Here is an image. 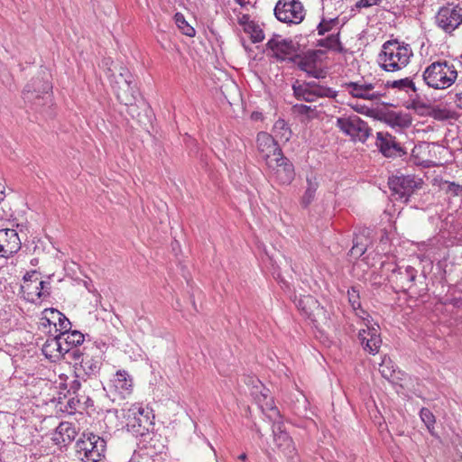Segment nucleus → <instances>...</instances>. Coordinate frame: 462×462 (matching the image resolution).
Wrapping results in <instances>:
<instances>
[{
	"instance_id": "nucleus-33",
	"label": "nucleus",
	"mask_w": 462,
	"mask_h": 462,
	"mask_svg": "<svg viewBox=\"0 0 462 462\" xmlns=\"http://www.w3.org/2000/svg\"><path fill=\"white\" fill-rule=\"evenodd\" d=\"M174 20L176 25L183 34L189 37H193L195 35V29L189 24L182 14L177 13L174 16Z\"/></svg>"
},
{
	"instance_id": "nucleus-27",
	"label": "nucleus",
	"mask_w": 462,
	"mask_h": 462,
	"mask_svg": "<svg viewBox=\"0 0 462 462\" xmlns=\"http://www.w3.org/2000/svg\"><path fill=\"white\" fill-rule=\"evenodd\" d=\"M317 45L327 49L336 50L338 52L344 51V49L339 40L338 32L330 34L327 38L319 40Z\"/></svg>"
},
{
	"instance_id": "nucleus-64",
	"label": "nucleus",
	"mask_w": 462,
	"mask_h": 462,
	"mask_svg": "<svg viewBox=\"0 0 462 462\" xmlns=\"http://www.w3.org/2000/svg\"><path fill=\"white\" fill-rule=\"evenodd\" d=\"M256 432L259 435V437H263V434L259 429L256 430Z\"/></svg>"
},
{
	"instance_id": "nucleus-8",
	"label": "nucleus",
	"mask_w": 462,
	"mask_h": 462,
	"mask_svg": "<svg viewBox=\"0 0 462 462\" xmlns=\"http://www.w3.org/2000/svg\"><path fill=\"white\" fill-rule=\"evenodd\" d=\"M435 23L447 33H451L462 24V6L448 3L441 6L435 15Z\"/></svg>"
},
{
	"instance_id": "nucleus-57",
	"label": "nucleus",
	"mask_w": 462,
	"mask_h": 462,
	"mask_svg": "<svg viewBox=\"0 0 462 462\" xmlns=\"http://www.w3.org/2000/svg\"><path fill=\"white\" fill-rule=\"evenodd\" d=\"M61 346L64 348H68V351L65 353V355L66 354L68 355L70 352V350L72 349L71 346L69 344H65V341H63V340H61Z\"/></svg>"
},
{
	"instance_id": "nucleus-21",
	"label": "nucleus",
	"mask_w": 462,
	"mask_h": 462,
	"mask_svg": "<svg viewBox=\"0 0 462 462\" xmlns=\"http://www.w3.org/2000/svg\"><path fill=\"white\" fill-rule=\"evenodd\" d=\"M111 386L121 395L128 394L132 391L133 380L125 370H119L111 380Z\"/></svg>"
},
{
	"instance_id": "nucleus-47",
	"label": "nucleus",
	"mask_w": 462,
	"mask_h": 462,
	"mask_svg": "<svg viewBox=\"0 0 462 462\" xmlns=\"http://www.w3.org/2000/svg\"><path fill=\"white\" fill-rule=\"evenodd\" d=\"M381 2V0H359L356 4V7L357 9L361 8H368L373 5H376Z\"/></svg>"
},
{
	"instance_id": "nucleus-7",
	"label": "nucleus",
	"mask_w": 462,
	"mask_h": 462,
	"mask_svg": "<svg viewBox=\"0 0 462 462\" xmlns=\"http://www.w3.org/2000/svg\"><path fill=\"white\" fill-rule=\"evenodd\" d=\"M336 125L345 134L349 135L353 142L365 143L371 134L367 123L356 115L338 117Z\"/></svg>"
},
{
	"instance_id": "nucleus-40",
	"label": "nucleus",
	"mask_w": 462,
	"mask_h": 462,
	"mask_svg": "<svg viewBox=\"0 0 462 462\" xmlns=\"http://www.w3.org/2000/svg\"><path fill=\"white\" fill-rule=\"evenodd\" d=\"M338 23V18L326 19L322 18L317 26L318 34L324 35L326 32H330L334 26Z\"/></svg>"
},
{
	"instance_id": "nucleus-56",
	"label": "nucleus",
	"mask_w": 462,
	"mask_h": 462,
	"mask_svg": "<svg viewBox=\"0 0 462 462\" xmlns=\"http://www.w3.org/2000/svg\"><path fill=\"white\" fill-rule=\"evenodd\" d=\"M34 291H35V286H32V283L31 284V291H32V294H30V295L27 294L28 300L34 301L35 300H37L35 297Z\"/></svg>"
},
{
	"instance_id": "nucleus-45",
	"label": "nucleus",
	"mask_w": 462,
	"mask_h": 462,
	"mask_svg": "<svg viewBox=\"0 0 462 462\" xmlns=\"http://www.w3.org/2000/svg\"><path fill=\"white\" fill-rule=\"evenodd\" d=\"M430 115L437 120H446L451 117L450 111L439 107H433Z\"/></svg>"
},
{
	"instance_id": "nucleus-31",
	"label": "nucleus",
	"mask_w": 462,
	"mask_h": 462,
	"mask_svg": "<svg viewBox=\"0 0 462 462\" xmlns=\"http://www.w3.org/2000/svg\"><path fill=\"white\" fill-rule=\"evenodd\" d=\"M293 94L298 100L305 102H315L317 99L312 90L300 87V85L293 84Z\"/></svg>"
},
{
	"instance_id": "nucleus-32",
	"label": "nucleus",
	"mask_w": 462,
	"mask_h": 462,
	"mask_svg": "<svg viewBox=\"0 0 462 462\" xmlns=\"http://www.w3.org/2000/svg\"><path fill=\"white\" fill-rule=\"evenodd\" d=\"M364 240L366 241V238L365 236H356L353 239V246L349 251V254L352 257L357 259L365 253L366 244L364 243Z\"/></svg>"
},
{
	"instance_id": "nucleus-30",
	"label": "nucleus",
	"mask_w": 462,
	"mask_h": 462,
	"mask_svg": "<svg viewBox=\"0 0 462 462\" xmlns=\"http://www.w3.org/2000/svg\"><path fill=\"white\" fill-rule=\"evenodd\" d=\"M387 88H398L400 90H405L408 92L411 89L412 92H416L417 88L413 81L409 78L401 79L398 80L387 81Z\"/></svg>"
},
{
	"instance_id": "nucleus-9",
	"label": "nucleus",
	"mask_w": 462,
	"mask_h": 462,
	"mask_svg": "<svg viewBox=\"0 0 462 462\" xmlns=\"http://www.w3.org/2000/svg\"><path fill=\"white\" fill-rule=\"evenodd\" d=\"M390 189L398 199L407 202L415 190L421 189L423 180L414 175L392 176L388 180Z\"/></svg>"
},
{
	"instance_id": "nucleus-2",
	"label": "nucleus",
	"mask_w": 462,
	"mask_h": 462,
	"mask_svg": "<svg viewBox=\"0 0 462 462\" xmlns=\"http://www.w3.org/2000/svg\"><path fill=\"white\" fill-rule=\"evenodd\" d=\"M423 81L434 89H446L457 78L455 65L448 60H438L430 64L422 74Z\"/></svg>"
},
{
	"instance_id": "nucleus-51",
	"label": "nucleus",
	"mask_w": 462,
	"mask_h": 462,
	"mask_svg": "<svg viewBox=\"0 0 462 462\" xmlns=\"http://www.w3.org/2000/svg\"><path fill=\"white\" fill-rule=\"evenodd\" d=\"M387 137H391V134L383 132L377 133V139L382 142L381 144H390L389 142L387 141Z\"/></svg>"
},
{
	"instance_id": "nucleus-28",
	"label": "nucleus",
	"mask_w": 462,
	"mask_h": 462,
	"mask_svg": "<svg viewBox=\"0 0 462 462\" xmlns=\"http://www.w3.org/2000/svg\"><path fill=\"white\" fill-rule=\"evenodd\" d=\"M61 340L65 341V344H69L72 348L81 345L84 341V335L78 331H68V332H60Z\"/></svg>"
},
{
	"instance_id": "nucleus-54",
	"label": "nucleus",
	"mask_w": 462,
	"mask_h": 462,
	"mask_svg": "<svg viewBox=\"0 0 462 462\" xmlns=\"http://www.w3.org/2000/svg\"><path fill=\"white\" fill-rule=\"evenodd\" d=\"M294 107L297 108L300 114H308L310 111H312L311 107L306 105H296Z\"/></svg>"
},
{
	"instance_id": "nucleus-52",
	"label": "nucleus",
	"mask_w": 462,
	"mask_h": 462,
	"mask_svg": "<svg viewBox=\"0 0 462 462\" xmlns=\"http://www.w3.org/2000/svg\"><path fill=\"white\" fill-rule=\"evenodd\" d=\"M238 23L245 28L248 23H252L253 21H250V16L248 14H243L241 17H239Z\"/></svg>"
},
{
	"instance_id": "nucleus-10",
	"label": "nucleus",
	"mask_w": 462,
	"mask_h": 462,
	"mask_svg": "<svg viewBox=\"0 0 462 462\" xmlns=\"http://www.w3.org/2000/svg\"><path fill=\"white\" fill-rule=\"evenodd\" d=\"M274 14L282 23L299 24L305 17V9L299 0H279Z\"/></svg>"
},
{
	"instance_id": "nucleus-14",
	"label": "nucleus",
	"mask_w": 462,
	"mask_h": 462,
	"mask_svg": "<svg viewBox=\"0 0 462 462\" xmlns=\"http://www.w3.org/2000/svg\"><path fill=\"white\" fill-rule=\"evenodd\" d=\"M349 95L356 98L378 100L382 94L374 91L375 84L365 80L346 82L343 86Z\"/></svg>"
},
{
	"instance_id": "nucleus-15",
	"label": "nucleus",
	"mask_w": 462,
	"mask_h": 462,
	"mask_svg": "<svg viewBox=\"0 0 462 462\" xmlns=\"http://www.w3.org/2000/svg\"><path fill=\"white\" fill-rule=\"evenodd\" d=\"M291 130L283 119H278L273 128V134L261 132L257 135L258 142H263L266 144L270 142L273 144L286 143L291 137Z\"/></svg>"
},
{
	"instance_id": "nucleus-6",
	"label": "nucleus",
	"mask_w": 462,
	"mask_h": 462,
	"mask_svg": "<svg viewBox=\"0 0 462 462\" xmlns=\"http://www.w3.org/2000/svg\"><path fill=\"white\" fill-rule=\"evenodd\" d=\"M266 163L280 184L289 185L294 180L293 164L283 155L280 146L275 147L272 155H267Z\"/></svg>"
},
{
	"instance_id": "nucleus-38",
	"label": "nucleus",
	"mask_w": 462,
	"mask_h": 462,
	"mask_svg": "<svg viewBox=\"0 0 462 462\" xmlns=\"http://www.w3.org/2000/svg\"><path fill=\"white\" fill-rule=\"evenodd\" d=\"M253 385L254 391L252 392L253 395H255L256 398H258V401L261 402L260 397L258 396V393H260L261 397L263 399H266L268 397V390L263 387L262 383L255 377H249L248 383Z\"/></svg>"
},
{
	"instance_id": "nucleus-13",
	"label": "nucleus",
	"mask_w": 462,
	"mask_h": 462,
	"mask_svg": "<svg viewBox=\"0 0 462 462\" xmlns=\"http://www.w3.org/2000/svg\"><path fill=\"white\" fill-rule=\"evenodd\" d=\"M266 47L272 51L273 57L277 60L283 61L288 60L297 62V60L300 58L297 54L298 47L293 41L290 39H282L279 35H274L266 43Z\"/></svg>"
},
{
	"instance_id": "nucleus-62",
	"label": "nucleus",
	"mask_w": 462,
	"mask_h": 462,
	"mask_svg": "<svg viewBox=\"0 0 462 462\" xmlns=\"http://www.w3.org/2000/svg\"><path fill=\"white\" fill-rule=\"evenodd\" d=\"M5 194L3 191L0 192V201L4 199Z\"/></svg>"
},
{
	"instance_id": "nucleus-43",
	"label": "nucleus",
	"mask_w": 462,
	"mask_h": 462,
	"mask_svg": "<svg viewBox=\"0 0 462 462\" xmlns=\"http://www.w3.org/2000/svg\"><path fill=\"white\" fill-rule=\"evenodd\" d=\"M51 313L56 315L57 318H58V321H59V327H60V332H68L70 330V328H71V323L70 321L65 317L64 314H62L61 312H60L59 310H51Z\"/></svg>"
},
{
	"instance_id": "nucleus-60",
	"label": "nucleus",
	"mask_w": 462,
	"mask_h": 462,
	"mask_svg": "<svg viewBox=\"0 0 462 462\" xmlns=\"http://www.w3.org/2000/svg\"><path fill=\"white\" fill-rule=\"evenodd\" d=\"M247 458V456L245 453H243L241 454L239 457H238V459L242 460V461H245Z\"/></svg>"
},
{
	"instance_id": "nucleus-36",
	"label": "nucleus",
	"mask_w": 462,
	"mask_h": 462,
	"mask_svg": "<svg viewBox=\"0 0 462 462\" xmlns=\"http://www.w3.org/2000/svg\"><path fill=\"white\" fill-rule=\"evenodd\" d=\"M382 154L388 158L402 157L406 154L403 146H379Z\"/></svg>"
},
{
	"instance_id": "nucleus-53",
	"label": "nucleus",
	"mask_w": 462,
	"mask_h": 462,
	"mask_svg": "<svg viewBox=\"0 0 462 462\" xmlns=\"http://www.w3.org/2000/svg\"><path fill=\"white\" fill-rule=\"evenodd\" d=\"M295 84L300 85L302 88H309L310 90H312L319 83H317L316 81H310L300 84L297 81Z\"/></svg>"
},
{
	"instance_id": "nucleus-34",
	"label": "nucleus",
	"mask_w": 462,
	"mask_h": 462,
	"mask_svg": "<svg viewBox=\"0 0 462 462\" xmlns=\"http://www.w3.org/2000/svg\"><path fill=\"white\" fill-rule=\"evenodd\" d=\"M420 416L430 433L434 436V424L436 422L434 414L428 408H422L420 411Z\"/></svg>"
},
{
	"instance_id": "nucleus-24",
	"label": "nucleus",
	"mask_w": 462,
	"mask_h": 462,
	"mask_svg": "<svg viewBox=\"0 0 462 462\" xmlns=\"http://www.w3.org/2000/svg\"><path fill=\"white\" fill-rule=\"evenodd\" d=\"M56 434L59 435V437L53 439L56 442H66L73 440L77 436V431L72 423L62 421L57 427Z\"/></svg>"
},
{
	"instance_id": "nucleus-35",
	"label": "nucleus",
	"mask_w": 462,
	"mask_h": 462,
	"mask_svg": "<svg viewBox=\"0 0 462 462\" xmlns=\"http://www.w3.org/2000/svg\"><path fill=\"white\" fill-rule=\"evenodd\" d=\"M244 31L251 34V40L254 43L261 42L264 39L263 32L254 22L248 23L247 26L244 28Z\"/></svg>"
},
{
	"instance_id": "nucleus-4",
	"label": "nucleus",
	"mask_w": 462,
	"mask_h": 462,
	"mask_svg": "<svg viewBox=\"0 0 462 462\" xmlns=\"http://www.w3.org/2000/svg\"><path fill=\"white\" fill-rule=\"evenodd\" d=\"M111 76L114 77V79H111V85L119 102L123 105L137 102L138 89L129 69L121 66L118 74Z\"/></svg>"
},
{
	"instance_id": "nucleus-48",
	"label": "nucleus",
	"mask_w": 462,
	"mask_h": 462,
	"mask_svg": "<svg viewBox=\"0 0 462 462\" xmlns=\"http://www.w3.org/2000/svg\"><path fill=\"white\" fill-rule=\"evenodd\" d=\"M113 64V60H111V59L107 58V59H104L103 61H102V65L103 67H106L107 68V77L110 78L111 79H114V77L111 76L112 74L114 75H116L114 71V69H112L110 68V65Z\"/></svg>"
},
{
	"instance_id": "nucleus-44",
	"label": "nucleus",
	"mask_w": 462,
	"mask_h": 462,
	"mask_svg": "<svg viewBox=\"0 0 462 462\" xmlns=\"http://www.w3.org/2000/svg\"><path fill=\"white\" fill-rule=\"evenodd\" d=\"M348 301L354 310H357L361 307L359 300V291L356 287H351L347 291Z\"/></svg>"
},
{
	"instance_id": "nucleus-61",
	"label": "nucleus",
	"mask_w": 462,
	"mask_h": 462,
	"mask_svg": "<svg viewBox=\"0 0 462 462\" xmlns=\"http://www.w3.org/2000/svg\"><path fill=\"white\" fill-rule=\"evenodd\" d=\"M271 411H273L275 414L279 415V411L277 410L276 407H272Z\"/></svg>"
},
{
	"instance_id": "nucleus-41",
	"label": "nucleus",
	"mask_w": 462,
	"mask_h": 462,
	"mask_svg": "<svg viewBox=\"0 0 462 462\" xmlns=\"http://www.w3.org/2000/svg\"><path fill=\"white\" fill-rule=\"evenodd\" d=\"M387 123L393 127H407L411 125V120L407 116L392 114L389 115Z\"/></svg>"
},
{
	"instance_id": "nucleus-20",
	"label": "nucleus",
	"mask_w": 462,
	"mask_h": 462,
	"mask_svg": "<svg viewBox=\"0 0 462 462\" xmlns=\"http://www.w3.org/2000/svg\"><path fill=\"white\" fill-rule=\"evenodd\" d=\"M125 106H127L128 115L131 116L134 119H136L141 125H152V111L146 104L143 102L142 106H140L135 102L132 105Z\"/></svg>"
},
{
	"instance_id": "nucleus-59",
	"label": "nucleus",
	"mask_w": 462,
	"mask_h": 462,
	"mask_svg": "<svg viewBox=\"0 0 462 462\" xmlns=\"http://www.w3.org/2000/svg\"><path fill=\"white\" fill-rule=\"evenodd\" d=\"M158 134V132L156 131L155 134H153V139H152V142H161V134H159V136H157Z\"/></svg>"
},
{
	"instance_id": "nucleus-55",
	"label": "nucleus",
	"mask_w": 462,
	"mask_h": 462,
	"mask_svg": "<svg viewBox=\"0 0 462 462\" xmlns=\"http://www.w3.org/2000/svg\"><path fill=\"white\" fill-rule=\"evenodd\" d=\"M79 402H77V397H76V395H74L73 397H71L68 401V405L69 406L70 409L76 410L77 409V404L79 403Z\"/></svg>"
},
{
	"instance_id": "nucleus-25",
	"label": "nucleus",
	"mask_w": 462,
	"mask_h": 462,
	"mask_svg": "<svg viewBox=\"0 0 462 462\" xmlns=\"http://www.w3.org/2000/svg\"><path fill=\"white\" fill-rule=\"evenodd\" d=\"M308 187L302 196L301 205L307 208L314 199L316 190L319 187V182L316 175L311 172L307 176Z\"/></svg>"
},
{
	"instance_id": "nucleus-17",
	"label": "nucleus",
	"mask_w": 462,
	"mask_h": 462,
	"mask_svg": "<svg viewBox=\"0 0 462 462\" xmlns=\"http://www.w3.org/2000/svg\"><path fill=\"white\" fill-rule=\"evenodd\" d=\"M101 363L98 359L86 356L81 358L79 364L74 366L75 377L83 378V383H87L88 379L97 376L99 373Z\"/></svg>"
},
{
	"instance_id": "nucleus-23",
	"label": "nucleus",
	"mask_w": 462,
	"mask_h": 462,
	"mask_svg": "<svg viewBox=\"0 0 462 462\" xmlns=\"http://www.w3.org/2000/svg\"><path fill=\"white\" fill-rule=\"evenodd\" d=\"M417 277V271L411 266L404 269L398 268L396 271L397 282L401 284L403 291L411 289Z\"/></svg>"
},
{
	"instance_id": "nucleus-46",
	"label": "nucleus",
	"mask_w": 462,
	"mask_h": 462,
	"mask_svg": "<svg viewBox=\"0 0 462 462\" xmlns=\"http://www.w3.org/2000/svg\"><path fill=\"white\" fill-rule=\"evenodd\" d=\"M380 373L382 374L383 377L386 379H391L393 377L394 370L391 369V367L387 365L385 361H383V364L380 365Z\"/></svg>"
},
{
	"instance_id": "nucleus-58",
	"label": "nucleus",
	"mask_w": 462,
	"mask_h": 462,
	"mask_svg": "<svg viewBox=\"0 0 462 462\" xmlns=\"http://www.w3.org/2000/svg\"><path fill=\"white\" fill-rule=\"evenodd\" d=\"M457 106L462 109V92L457 95Z\"/></svg>"
},
{
	"instance_id": "nucleus-12",
	"label": "nucleus",
	"mask_w": 462,
	"mask_h": 462,
	"mask_svg": "<svg viewBox=\"0 0 462 462\" xmlns=\"http://www.w3.org/2000/svg\"><path fill=\"white\" fill-rule=\"evenodd\" d=\"M51 86L48 81L40 78L32 79L23 88V97L26 102H30L36 107L51 102L49 91Z\"/></svg>"
},
{
	"instance_id": "nucleus-16",
	"label": "nucleus",
	"mask_w": 462,
	"mask_h": 462,
	"mask_svg": "<svg viewBox=\"0 0 462 462\" xmlns=\"http://www.w3.org/2000/svg\"><path fill=\"white\" fill-rule=\"evenodd\" d=\"M21 240L14 229H0V257L8 258L21 248Z\"/></svg>"
},
{
	"instance_id": "nucleus-1",
	"label": "nucleus",
	"mask_w": 462,
	"mask_h": 462,
	"mask_svg": "<svg viewBox=\"0 0 462 462\" xmlns=\"http://www.w3.org/2000/svg\"><path fill=\"white\" fill-rule=\"evenodd\" d=\"M413 52L409 44L398 40H390L383 44L378 55V63L385 71H398L409 64Z\"/></svg>"
},
{
	"instance_id": "nucleus-26",
	"label": "nucleus",
	"mask_w": 462,
	"mask_h": 462,
	"mask_svg": "<svg viewBox=\"0 0 462 462\" xmlns=\"http://www.w3.org/2000/svg\"><path fill=\"white\" fill-rule=\"evenodd\" d=\"M87 383H83V378H77L71 382L69 389V393L76 395L77 402H88V396L87 395L86 386Z\"/></svg>"
},
{
	"instance_id": "nucleus-22",
	"label": "nucleus",
	"mask_w": 462,
	"mask_h": 462,
	"mask_svg": "<svg viewBox=\"0 0 462 462\" xmlns=\"http://www.w3.org/2000/svg\"><path fill=\"white\" fill-rule=\"evenodd\" d=\"M68 348L61 346L60 335L48 339L42 346V353L49 358H59L65 355Z\"/></svg>"
},
{
	"instance_id": "nucleus-37",
	"label": "nucleus",
	"mask_w": 462,
	"mask_h": 462,
	"mask_svg": "<svg viewBox=\"0 0 462 462\" xmlns=\"http://www.w3.org/2000/svg\"><path fill=\"white\" fill-rule=\"evenodd\" d=\"M314 96L316 99L319 97H328V98H335L337 95V92L332 89L331 88L321 86L318 84L313 89H312Z\"/></svg>"
},
{
	"instance_id": "nucleus-39",
	"label": "nucleus",
	"mask_w": 462,
	"mask_h": 462,
	"mask_svg": "<svg viewBox=\"0 0 462 462\" xmlns=\"http://www.w3.org/2000/svg\"><path fill=\"white\" fill-rule=\"evenodd\" d=\"M36 271H31L27 272L23 276V284L22 285V291L23 293H26L28 295L32 294V291H31V284L32 283H37L38 277Z\"/></svg>"
},
{
	"instance_id": "nucleus-19",
	"label": "nucleus",
	"mask_w": 462,
	"mask_h": 462,
	"mask_svg": "<svg viewBox=\"0 0 462 462\" xmlns=\"http://www.w3.org/2000/svg\"><path fill=\"white\" fill-rule=\"evenodd\" d=\"M358 338L365 351H368L372 355L378 353L382 344V339L377 328L372 327L367 329L360 330L358 333Z\"/></svg>"
},
{
	"instance_id": "nucleus-29",
	"label": "nucleus",
	"mask_w": 462,
	"mask_h": 462,
	"mask_svg": "<svg viewBox=\"0 0 462 462\" xmlns=\"http://www.w3.org/2000/svg\"><path fill=\"white\" fill-rule=\"evenodd\" d=\"M300 60L297 62L298 67L300 70L306 72L308 75L314 77L315 79L321 78L322 71L315 67L313 61L299 58Z\"/></svg>"
},
{
	"instance_id": "nucleus-11",
	"label": "nucleus",
	"mask_w": 462,
	"mask_h": 462,
	"mask_svg": "<svg viewBox=\"0 0 462 462\" xmlns=\"http://www.w3.org/2000/svg\"><path fill=\"white\" fill-rule=\"evenodd\" d=\"M294 303L298 310L301 311L314 324L319 325L328 320V313L322 307L317 299L311 295H303L295 298Z\"/></svg>"
},
{
	"instance_id": "nucleus-63",
	"label": "nucleus",
	"mask_w": 462,
	"mask_h": 462,
	"mask_svg": "<svg viewBox=\"0 0 462 462\" xmlns=\"http://www.w3.org/2000/svg\"><path fill=\"white\" fill-rule=\"evenodd\" d=\"M261 114H253V117L257 119L260 116Z\"/></svg>"
},
{
	"instance_id": "nucleus-50",
	"label": "nucleus",
	"mask_w": 462,
	"mask_h": 462,
	"mask_svg": "<svg viewBox=\"0 0 462 462\" xmlns=\"http://www.w3.org/2000/svg\"><path fill=\"white\" fill-rule=\"evenodd\" d=\"M448 190L453 192L454 195H457L462 190V187L455 182H447Z\"/></svg>"
},
{
	"instance_id": "nucleus-18",
	"label": "nucleus",
	"mask_w": 462,
	"mask_h": 462,
	"mask_svg": "<svg viewBox=\"0 0 462 462\" xmlns=\"http://www.w3.org/2000/svg\"><path fill=\"white\" fill-rule=\"evenodd\" d=\"M273 441L278 449L285 455H292L295 447L292 439L287 433L284 424L282 421H276L273 424Z\"/></svg>"
},
{
	"instance_id": "nucleus-49",
	"label": "nucleus",
	"mask_w": 462,
	"mask_h": 462,
	"mask_svg": "<svg viewBox=\"0 0 462 462\" xmlns=\"http://www.w3.org/2000/svg\"><path fill=\"white\" fill-rule=\"evenodd\" d=\"M68 355L70 358H72L75 361H78L79 359L81 360V358L83 357L82 353L77 347L72 348Z\"/></svg>"
},
{
	"instance_id": "nucleus-3",
	"label": "nucleus",
	"mask_w": 462,
	"mask_h": 462,
	"mask_svg": "<svg viewBox=\"0 0 462 462\" xmlns=\"http://www.w3.org/2000/svg\"><path fill=\"white\" fill-rule=\"evenodd\" d=\"M106 440L94 433H83L75 445L77 457L82 462H98L105 457Z\"/></svg>"
},
{
	"instance_id": "nucleus-5",
	"label": "nucleus",
	"mask_w": 462,
	"mask_h": 462,
	"mask_svg": "<svg viewBox=\"0 0 462 462\" xmlns=\"http://www.w3.org/2000/svg\"><path fill=\"white\" fill-rule=\"evenodd\" d=\"M124 417L129 431L136 436H143L152 429L154 416L152 410L143 408L140 404H133L126 410Z\"/></svg>"
},
{
	"instance_id": "nucleus-42",
	"label": "nucleus",
	"mask_w": 462,
	"mask_h": 462,
	"mask_svg": "<svg viewBox=\"0 0 462 462\" xmlns=\"http://www.w3.org/2000/svg\"><path fill=\"white\" fill-rule=\"evenodd\" d=\"M50 282L45 281H39L35 284V297L36 299H41L42 297H46L50 295Z\"/></svg>"
}]
</instances>
